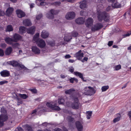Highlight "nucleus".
Listing matches in <instances>:
<instances>
[{
  "label": "nucleus",
  "mask_w": 131,
  "mask_h": 131,
  "mask_svg": "<svg viewBox=\"0 0 131 131\" xmlns=\"http://www.w3.org/2000/svg\"><path fill=\"white\" fill-rule=\"evenodd\" d=\"M98 20L100 21H102L103 20L104 21L107 22L109 20V14L105 12H103L97 14Z\"/></svg>",
  "instance_id": "obj_1"
},
{
  "label": "nucleus",
  "mask_w": 131,
  "mask_h": 131,
  "mask_svg": "<svg viewBox=\"0 0 131 131\" xmlns=\"http://www.w3.org/2000/svg\"><path fill=\"white\" fill-rule=\"evenodd\" d=\"M84 90V93L87 95H91L94 94L95 91L93 88L90 86L86 87H85Z\"/></svg>",
  "instance_id": "obj_2"
},
{
  "label": "nucleus",
  "mask_w": 131,
  "mask_h": 131,
  "mask_svg": "<svg viewBox=\"0 0 131 131\" xmlns=\"http://www.w3.org/2000/svg\"><path fill=\"white\" fill-rule=\"evenodd\" d=\"M46 105L47 107L52 110L59 111L61 109L59 107L57 106V104L52 102H47L46 104Z\"/></svg>",
  "instance_id": "obj_3"
},
{
  "label": "nucleus",
  "mask_w": 131,
  "mask_h": 131,
  "mask_svg": "<svg viewBox=\"0 0 131 131\" xmlns=\"http://www.w3.org/2000/svg\"><path fill=\"white\" fill-rule=\"evenodd\" d=\"M7 64L12 66L13 67H18L19 68H23L24 66L19 63L17 61L13 60L7 62Z\"/></svg>",
  "instance_id": "obj_4"
},
{
  "label": "nucleus",
  "mask_w": 131,
  "mask_h": 131,
  "mask_svg": "<svg viewBox=\"0 0 131 131\" xmlns=\"http://www.w3.org/2000/svg\"><path fill=\"white\" fill-rule=\"evenodd\" d=\"M103 26L102 24L99 23H96L92 25L91 27V30L92 31L95 32L100 29Z\"/></svg>",
  "instance_id": "obj_5"
},
{
  "label": "nucleus",
  "mask_w": 131,
  "mask_h": 131,
  "mask_svg": "<svg viewBox=\"0 0 131 131\" xmlns=\"http://www.w3.org/2000/svg\"><path fill=\"white\" fill-rule=\"evenodd\" d=\"M73 100L74 101L71 105V106L72 108L74 109H77L79 107V100L77 97H74L73 98Z\"/></svg>",
  "instance_id": "obj_6"
},
{
  "label": "nucleus",
  "mask_w": 131,
  "mask_h": 131,
  "mask_svg": "<svg viewBox=\"0 0 131 131\" xmlns=\"http://www.w3.org/2000/svg\"><path fill=\"white\" fill-rule=\"evenodd\" d=\"M8 118L6 114H2L0 115V128L4 124V122Z\"/></svg>",
  "instance_id": "obj_7"
},
{
  "label": "nucleus",
  "mask_w": 131,
  "mask_h": 131,
  "mask_svg": "<svg viewBox=\"0 0 131 131\" xmlns=\"http://www.w3.org/2000/svg\"><path fill=\"white\" fill-rule=\"evenodd\" d=\"M75 17V14L73 12H68L66 14L65 17L68 20H71L74 19Z\"/></svg>",
  "instance_id": "obj_8"
},
{
  "label": "nucleus",
  "mask_w": 131,
  "mask_h": 131,
  "mask_svg": "<svg viewBox=\"0 0 131 131\" xmlns=\"http://www.w3.org/2000/svg\"><path fill=\"white\" fill-rule=\"evenodd\" d=\"M93 19L91 17H89L86 20L85 22V25L86 27L89 28L93 25Z\"/></svg>",
  "instance_id": "obj_9"
},
{
  "label": "nucleus",
  "mask_w": 131,
  "mask_h": 131,
  "mask_svg": "<svg viewBox=\"0 0 131 131\" xmlns=\"http://www.w3.org/2000/svg\"><path fill=\"white\" fill-rule=\"evenodd\" d=\"M65 93L67 94H70L71 95V96L72 97L74 95H75L77 93V91L73 88H71L66 90Z\"/></svg>",
  "instance_id": "obj_10"
},
{
  "label": "nucleus",
  "mask_w": 131,
  "mask_h": 131,
  "mask_svg": "<svg viewBox=\"0 0 131 131\" xmlns=\"http://www.w3.org/2000/svg\"><path fill=\"white\" fill-rule=\"evenodd\" d=\"M81 50H80L76 52L74 55V57L78 60H81L83 57L84 54L83 53H81Z\"/></svg>",
  "instance_id": "obj_11"
},
{
  "label": "nucleus",
  "mask_w": 131,
  "mask_h": 131,
  "mask_svg": "<svg viewBox=\"0 0 131 131\" xmlns=\"http://www.w3.org/2000/svg\"><path fill=\"white\" fill-rule=\"evenodd\" d=\"M75 124L78 131H82L83 126L81 123L79 121H77L76 122Z\"/></svg>",
  "instance_id": "obj_12"
},
{
  "label": "nucleus",
  "mask_w": 131,
  "mask_h": 131,
  "mask_svg": "<svg viewBox=\"0 0 131 131\" xmlns=\"http://www.w3.org/2000/svg\"><path fill=\"white\" fill-rule=\"evenodd\" d=\"M36 43L39 47L41 48L45 47L46 45L45 42L41 39H39Z\"/></svg>",
  "instance_id": "obj_13"
},
{
  "label": "nucleus",
  "mask_w": 131,
  "mask_h": 131,
  "mask_svg": "<svg viewBox=\"0 0 131 131\" xmlns=\"http://www.w3.org/2000/svg\"><path fill=\"white\" fill-rule=\"evenodd\" d=\"M16 13L18 17L20 18L24 17L25 15V13L20 10L18 9L16 10Z\"/></svg>",
  "instance_id": "obj_14"
},
{
  "label": "nucleus",
  "mask_w": 131,
  "mask_h": 131,
  "mask_svg": "<svg viewBox=\"0 0 131 131\" xmlns=\"http://www.w3.org/2000/svg\"><path fill=\"white\" fill-rule=\"evenodd\" d=\"M21 39V37L18 34L15 33L13 36L14 42H16Z\"/></svg>",
  "instance_id": "obj_15"
},
{
  "label": "nucleus",
  "mask_w": 131,
  "mask_h": 131,
  "mask_svg": "<svg viewBox=\"0 0 131 131\" xmlns=\"http://www.w3.org/2000/svg\"><path fill=\"white\" fill-rule=\"evenodd\" d=\"M35 30V27L34 26H32L27 29V33L32 35L34 34Z\"/></svg>",
  "instance_id": "obj_16"
},
{
  "label": "nucleus",
  "mask_w": 131,
  "mask_h": 131,
  "mask_svg": "<svg viewBox=\"0 0 131 131\" xmlns=\"http://www.w3.org/2000/svg\"><path fill=\"white\" fill-rule=\"evenodd\" d=\"M32 51L35 54H39L40 53V50L36 46H33L31 47Z\"/></svg>",
  "instance_id": "obj_17"
},
{
  "label": "nucleus",
  "mask_w": 131,
  "mask_h": 131,
  "mask_svg": "<svg viewBox=\"0 0 131 131\" xmlns=\"http://www.w3.org/2000/svg\"><path fill=\"white\" fill-rule=\"evenodd\" d=\"M73 74L74 75L80 78L83 81L86 82V80L84 79L83 77V74L82 73L78 71H76L74 72Z\"/></svg>",
  "instance_id": "obj_18"
},
{
  "label": "nucleus",
  "mask_w": 131,
  "mask_h": 131,
  "mask_svg": "<svg viewBox=\"0 0 131 131\" xmlns=\"http://www.w3.org/2000/svg\"><path fill=\"white\" fill-rule=\"evenodd\" d=\"M84 18L83 17H79L75 20L76 23L78 24H83L84 22Z\"/></svg>",
  "instance_id": "obj_19"
},
{
  "label": "nucleus",
  "mask_w": 131,
  "mask_h": 131,
  "mask_svg": "<svg viewBox=\"0 0 131 131\" xmlns=\"http://www.w3.org/2000/svg\"><path fill=\"white\" fill-rule=\"evenodd\" d=\"M23 24L26 26H29L32 25L30 20L28 19H26L23 21Z\"/></svg>",
  "instance_id": "obj_20"
},
{
  "label": "nucleus",
  "mask_w": 131,
  "mask_h": 131,
  "mask_svg": "<svg viewBox=\"0 0 131 131\" xmlns=\"http://www.w3.org/2000/svg\"><path fill=\"white\" fill-rule=\"evenodd\" d=\"M4 40L8 44L11 45L14 42L13 39L9 37H6L5 38Z\"/></svg>",
  "instance_id": "obj_21"
},
{
  "label": "nucleus",
  "mask_w": 131,
  "mask_h": 131,
  "mask_svg": "<svg viewBox=\"0 0 131 131\" xmlns=\"http://www.w3.org/2000/svg\"><path fill=\"white\" fill-rule=\"evenodd\" d=\"M27 31V28L24 26H20L19 28V33L20 34H23Z\"/></svg>",
  "instance_id": "obj_22"
},
{
  "label": "nucleus",
  "mask_w": 131,
  "mask_h": 131,
  "mask_svg": "<svg viewBox=\"0 0 131 131\" xmlns=\"http://www.w3.org/2000/svg\"><path fill=\"white\" fill-rule=\"evenodd\" d=\"M14 9L13 8L9 7L6 11V15L7 16H10L12 14Z\"/></svg>",
  "instance_id": "obj_23"
},
{
  "label": "nucleus",
  "mask_w": 131,
  "mask_h": 131,
  "mask_svg": "<svg viewBox=\"0 0 131 131\" xmlns=\"http://www.w3.org/2000/svg\"><path fill=\"white\" fill-rule=\"evenodd\" d=\"M0 74L2 76L4 77H8L10 74L9 72L6 70L2 71L1 72Z\"/></svg>",
  "instance_id": "obj_24"
},
{
  "label": "nucleus",
  "mask_w": 131,
  "mask_h": 131,
  "mask_svg": "<svg viewBox=\"0 0 131 131\" xmlns=\"http://www.w3.org/2000/svg\"><path fill=\"white\" fill-rule=\"evenodd\" d=\"M49 35L48 32L45 30H43L41 34V37L43 38H46L48 37Z\"/></svg>",
  "instance_id": "obj_25"
},
{
  "label": "nucleus",
  "mask_w": 131,
  "mask_h": 131,
  "mask_svg": "<svg viewBox=\"0 0 131 131\" xmlns=\"http://www.w3.org/2000/svg\"><path fill=\"white\" fill-rule=\"evenodd\" d=\"M13 50L12 48L11 47H9L6 48L5 51V53L6 55H9L11 53Z\"/></svg>",
  "instance_id": "obj_26"
},
{
  "label": "nucleus",
  "mask_w": 131,
  "mask_h": 131,
  "mask_svg": "<svg viewBox=\"0 0 131 131\" xmlns=\"http://www.w3.org/2000/svg\"><path fill=\"white\" fill-rule=\"evenodd\" d=\"M80 5V7L82 9H83L86 7V2L85 0H83L81 2Z\"/></svg>",
  "instance_id": "obj_27"
},
{
  "label": "nucleus",
  "mask_w": 131,
  "mask_h": 131,
  "mask_svg": "<svg viewBox=\"0 0 131 131\" xmlns=\"http://www.w3.org/2000/svg\"><path fill=\"white\" fill-rule=\"evenodd\" d=\"M72 39L70 34L69 33L68 34H66L64 37V40L67 42H68Z\"/></svg>",
  "instance_id": "obj_28"
},
{
  "label": "nucleus",
  "mask_w": 131,
  "mask_h": 131,
  "mask_svg": "<svg viewBox=\"0 0 131 131\" xmlns=\"http://www.w3.org/2000/svg\"><path fill=\"white\" fill-rule=\"evenodd\" d=\"M23 127L28 131H32V128L31 126L29 125L26 124L23 126Z\"/></svg>",
  "instance_id": "obj_29"
},
{
  "label": "nucleus",
  "mask_w": 131,
  "mask_h": 131,
  "mask_svg": "<svg viewBox=\"0 0 131 131\" xmlns=\"http://www.w3.org/2000/svg\"><path fill=\"white\" fill-rule=\"evenodd\" d=\"M13 30V28L12 25H9L7 26L5 29L6 32H10Z\"/></svg>",
  "instance_id": "obj_30"
},
{
  "label": "nucleus",
  "mask_w": 131,
  "mask_h": 131,
  "mask_svg": "<svg viewBox=\"0 0 131 131\" xmlns=\"http://www.w3.org/2000/svg\"><path fill=\"white\" fill-rule=\"evenodd\" d=\"M112 7L113 8H119L121 7V5L118 2H116L115 3H113L112 5Z\"/></svg>",
  "instance_id": "obj_31"
},
{
  "label": "nucleus",
  "mask_w": 131,
  "mask_h": 131,
  "mask_svg": "<svg viewBox=\"0 0 131 131\" xmlns=\"http://www.w3.org/2000/svg\"><path fill=\"white\" fill-rule=\"evenodd\" d=\"M117 115L118 116L115 118L113 120V122L114 123L119 121L120 119L121 114H117Z\"/></svg>",
  "instance_id": "obj_32"
},
{
  "label": "nucleus",
  "mask_w": 131,
  "mask_h": 131,
  "mask_svg": "<svg viewBox=\"0 0 131 131\" xmlns=\"http://www.w3.org/2000/svg\"><path fill=\"white\" fill-rule=\"evenodd\" d=\"M68 80H69L70 83H73L74 81H75L76 82H78V80L76 78H72L70 77V78H68Z\"/></svg>",
  "instance_id": "obj_33"
},
{
  "label": "nucleus",
  "mask_w": 131,
  "mask_h": 131,
  "mask_svg": "<svg viewBox=\"0 0 131 131\" xmlns=\"http://www.w3.org/2000/svg\"><path fill=\"white\" fill-rule=\"evenodd\" d=\"M92 112L91 111H88L86 113V117L88 119L90 118L91 116Z\"/></svg>",
  "instance_id": "obj_34"
},
{
  "label": "nucleus",
  "mask_w": 131,
  "mask_h": 131,
  "mask_svg": "<svg viewBox=\"0 0 131 131\" xmlns=\"http://www.w3.org/2000/svg\"><path fill=\"white\" fill-rule=\"evenodd\" d=\"M46 16L49 19H53L54 18V15L50 13V11L49 13L46 14Z\"/></svg>",
  "instance_id": "obj_35"
},
{
  "label": "nucleus",
  "mask_w": 131,
  "mask_h": 131,
  "mask_svg": "<svg viewBox=\"0 0 131 131\" xmlns=\"http://www.w3.org/2000/svg\"><path fill=\"white\" fill-rule=\"evenodd\" d=\"M50 13L52 14L54 16V15H56L58 14L59 11L58 10H54L52 9L50 10Z\"/></svg>",
  "instance_id": "obj_36"
},
{
  "label": "nucleus",
  "mask_w": 131,
  "mask_h": 131,
  "mask_svg": "<svg viewBox=\"0 0 131 131\" xmlns=\"http://www.w3.org/2000/svg\"><path fill=\"white\" fill-rule=\"evenodd\" d=\"M58 102L59 104H64V100L63 98H59Z\"/></svg>",
  "instance_id": "obj_37"
},
{
  "label": "nucleus",
  "mask_w": 131,
  "mask_h": 131,
  "mask_svg": "<svg viewBox=\"0 0 131 131\" xmlns=\"http://www.w3.org/2000/svg\"><path fill=\"white\" fill-rule=\"evenodd\" d=\"M69 34H70L71 36L73 37H76L78 35V33L76 31H73L71 33H69Z\"/></svg>",
  "instance_id": "obj_38"
},
{
  "label": "nucleus",
  "mask_w": 131,
  "mask_h": 131,
  "mask_svg": "<svg viewBox=\"0 0 131 131\" xmlns=\"http://www.w3.org/2000/svg\"><path fill=\"white\" fill-rule=\"evenodd\" d=\"M109 86L108 85L104 86H103L101 88L102 91V92L106 91L108 89Z\"/></svg>",
  "instance_id": "obj_39"
},
{
  "label": "nucleus",
  "mask_w": 131,
  "mask_h": 131,
  "mask_svg": "<svg viewBox=\"0 0 131 131\" xmlns=\"http://www.w3.org/2000/svg\"><path fill=\"white\" fill-rule=\"evenodd\" d=\"M121 68V66L120 64H118L115 66L114 67V70L117 71L120 69Z\"/></svg>",
  "instance_id": "obj_40"
},
{
  "label": "nucleus",
  "mask_w": 131,
  "mask_h": 131,
  "mask_svg": "<svg viewBox=\"0 0 131 131\" xmlns=\"http://www.w3.org/2000/svg\"><path fill=\"white\" fill-rule=\"evenodd\" d=\"M20 68L21 69H24V73H26L29 72H30V70L26 68L24 66V67H23V68Z\"/></svg>",
  "instance_id": "obj_41"
},
{
  "label": "nucleus",
  "mask_w": 131,
  "mask_h": 131,
  "mask_svg": "<svg viewBox=\"0 0 131 131\" xmlns=\"http://www.w3.org/2000/svg\"><path fill=\"white\" fill-rule=\"evenodd\" d=\"M11 45L14 48H18V47L19 46V44L18 43H12V44Z\"/></svg>",
  "instance_id": "obj_42"
},
{
  "label": "nucleus",
  "mask_w": 131,
  "mask_h": 131,
  "mask_svg": "<svg viewBox=\"0 0 131 131\" xmlns=\"http://www.w3.org/2000/svg\"><path fill=\"white\" fill-rule=\"evenodd\" d=\"M19 95L20 97L24 99H26L28 97V96L25 94H20Z\"/></svg>",
  "instance_id": "obj_43"
},
{
  "label": "nucleus",
  "mask_w": 131,
  "mask_h": 131,
  "mask_svg": "<svg viewBox=\"0 0 131 131\" xmlns=\"http://www.w3.org/2000/svg\"><path fill=\"white\" fill-rule=\"evenodd\" d=\"M40 2V5L41 6L45 5L46 4V2H45V0H39Z\"/></svg>",
  "instance_id": "obj_44"
},
{
  "label": "nucleus",
  "mask_w": 131,
  "mask_h": 131,
  "mask_svg": "<svg viewBox=\"0 0 131 131\" xmlns=\"http://www.w3.org/2000/svg\"><path fill=\"white\" fill-rule=\"evenodd\" d=\"M48 43L51 46H53L55 45V43L54 41H50L48 42Z\"/></svg>",
  "instance_id": "obj_45"
},
{
  "label": "nucleus",
  "mask_w": 131,
  "mask_h": 131,
  "mask_svg": "<svg viewBox=\"0 0 131 131\" xmlns=\"http://www.w3.org/2000/svg\"><path fill=\"white\" fill-rule=\"evenodd\" d=\"M131 35V31L128 32L127 34L123 35V38H125Z\"/></svg>",
  "instance_id": "obj_46"
},
{
  "label": "nucleus",
  "mask_w": 131,
  "mask_h": 131,
  "mask_svg": "<svg viewBox=\"0 0 131 131\" xmlns=\"http://www.w3.org/2000/svg\"><path fill=\"white\" fill-rule=\"evenodd\" d=\"M67 119L69 122H72L74 119V118L71 116H69L68 117Z\"/></svg>",
  "instance_id": "obj_47"
},
{
  "label": "nucleus",
  "mask_w": 131,
  "mask_h": 131,
  "mask_svg": "<svg viewBox=\"0 0 131 131\" xmlns=\"http://www.w3.org/2000/svg\"><path fill=\"white\" fill-rule=\"evenodd\" d=\"M40 39L39 38L36 37H35V36H34L33 38V40L34 41V42H36V43L37 42L38 40H39V39Z\"/></svg>",
  "instance_id": "obj_48"
},
{
  "label": "nucleus",
  "mask_w": 131,
  "mask_h": 131,
  "mask_svg": "<svg viewBox=\"0 0 131 131\" xmlns=\"http://www.w3.org/2000/svg\"><path fill=\"white\" fill-rule=\"evenodd\" d=\"M61 3L60 2H56L52 4H53L56 6H59L61 4Z\"/></svg>",
  "instance_id": "obj_49"
},
{
  "label": "nucleus",
  "mask_w": 131,
  "mask_h": 131,
  "mask_svg": "<svg viewBox=\"0 0 131 131\" xmlns=\"http://www.w3.org/2000/svg\"><path fill=\"white\" fill-rule=\"evenodd\" d=\"M42 16V14H41L38 15L36 16V19L37 20L40 19L41 18Z\"/></svg>",
  "instance_id": "obj_50"
},
{
  "label": "nucleus",
  "mask_w": 131,
  "mask_h": 131,
  "mask_svg": "<svg viewBox=\"0 0 131 131\" xmlns=\"http://www.w3.org/2000/svg\"><path fill=\"white\" fill-rule=\"evenodd\" d=\"M74 0H62V2H73Z\"/></svg>",
  "instance_id": "obj_51"
},
{
  "label": "nucleus",
  "mask_w": 131,
  "mask_h": 131,
  "mask_svg": "<svg viewBox=\"0 0 131 131\" xmlns=\"http://www.w3.org/2000/svg\"><path fill=\"white\" fill-rule=\"evenodd\" d=\"M69 71L71 73H73L74 71V68L72 67H70L69 68Z\"/></svg>",
  "instance_id": "obj_52"
},
{
  "label": "nucleus",
  "mask_w": 131,
  "mask_h": 131,
  "mask_svg": "<svg viewBox=\"0 0 131 131\" xmlns=\"http://www.w3.org/2000/svg\"><path fill=\"white\" fill-rule=\"evenodd\" d=\"M6 46V44L5 43H1L0 44V46L3 48H5Z\"/></svg>",
  "instance_id": "obj_53"
},
{
  "label": "nucleus",
  "mask_w": 131,
  "mask_h": 131,
  "mask_svg": "<svg viewBox=\"0 0 131 131\" xmlns=\"http://www.w3.org/2000/svg\"><path fill=\"white\" fill-rule=\"evenodd\" d=\"M30 90L32 92L35 93H36L37 92V90L36 89H30Z\"/></svg>",
  "instance_id": "obj_54"
},
{
  "label": "nucleus",
  "mask_w": 131,
  "mask_h": 131,
  "mask_svg": "<svg viewBox=\"0 0 131 131\" xmlns=\"http://www.w3.org/2000/svg\"><path fill=\"white\" fill-rule=\"evenodd\" d=\"M16 131H23V129L20 127H18L16 128L15 130Z\"/></svg>",
  "instance_id": "obj_55"
},
{
  "label": "nucleus",
  "mask_w": 131,
  "mask_h": 131,
  "mask_svg": "<svg viewBox=\"0 0 131 131\" xmlns=\"http://www.w3.org/2000/svg\"><path fill=\"white\" fill-rule=\"evenodd\" d=\"M38 108L39 109H41V108H43L42 111H47V110L45 108H44L43 107H41L40 105H39L38 106Z\"/></svg>",
  "instance_id": "obj_56"
},
{
  "label": "nucleus",
  "mask_w": 131,
  "mask_h": 131,
  "mask_svg": "<svg viewBox=\"0 0 131 131\" xmlns=\"http://www.w3.org/2000/svg\"><path fill=\"white\" fill-rule=\"evenodd\" d=\"M5 14L4 11L0 10V16H3L5 15Z\"/></svg>",
  "instance_id": "obj_57"
},
{
  "label": "nucleus",
  "mask_w": 131,
  "mask_h": 131,
  "mask_svg": "<svg viewBox=\"0 0 131 131\" xmlns=\"http://www.w3.org/2000/svg\"><path fill=\"white\" fill-rule=\"evenodd\" d=\"M113 41H109L108 43V45L109 47L111 46L113 44Z\"/></svg>",
  "instance_id": "obj_58"
},
{
  "label": "nucleus",
  "mask_w": 131,
  "mask_h": 131,
  "mask_svg": "<svg viewBox=\"0 0 131 131\" xmlns=\"http://www.w3.org/2000/svg\"><path fill=\"white\" fill-rule=\"evenodd\" d=\"M4 54L3 50L2 49H0V56H3Z\"/></svg>",
  "instance_id": "obj_59"
},
{
  "label": "nucleus",
  "mask_w": 131,
  "mask_h": 131,
  "mask_svg": "<svg viewBox=\"0 0 131 131\" xmlns=\"http://www.w3.org/2000/svg\"><path fill=\"white\" fill-rule=\"evenodd\" d=\"M36 114H30L29 115V116H31V118H35L36 117Z\"/></svg>",
  "instance_id": "obj_60"
},
{
  "label": "nucleus",
  "mask_w": 131,
  "mask_h": 131,
  "mask_svg": "<svg viewBox=\"0 0 131 131\" xmlns=\"http://www.w3.org/2000/svg\"><path fill=\"white\" fill-rule=\"evenodd\" d=\"M112 9L111 6H108L107 7L106 9V10L107 11H109L111 10Z\"/></svg>",
  "instance_id": "obj_61"
},
{
  "label": "nucleus",
  "mask_w": 131,
  "mask_h": 131,
  "mask_svg": "<svg viewBox=\"0 0 131 131\" xmlns=\"http://www.w3.org/2000/svg\"><path fill=\"white\" fill-rule=\"evenodd\" d=\"M8 82L6 81H3L0 82V85H2L3 84L7 83Z\"/></svg>",
  "instance_id": "obj_62"
},
{
  "label": "nucleus",
  "mask_w": 131,
  "mask_h": 131,
  "mask_svg": "<svg viewBox=\"0 0 131 131\" xmlns=\"http://www.w3.org/2000/svg\"><path fill=\"white\" fill-rule=\"evenodd\" d=\"M128 116L130 119L131 122V111H129L128 112Z\"/></svg>",
  "instance_id": "obj_63"
},
{
  "label": "nucleus",
  "mask_w": 131,
  "mask_h": 131,
  "mask_svg": "<svg viewBox=\"0 0 131 131\" xmlns=\"http://www.w3.org/2000/svg\"><path fill=\"white\" fill-rule=\"evenodd\" d=\"M54 131H63L61 129L59 128H56L54 130Z\"/></svg>",
  "instance_id": "obj_64"
}]
</instances>
